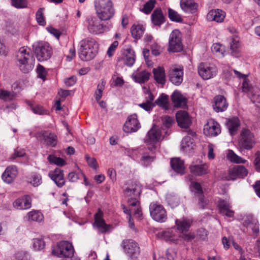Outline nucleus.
Here are the masks:
<instances>
[{
    "mask_svg": "<svg viewBox=\"0 0 260 260\" xmlns=\"http://www.w3.org/2000/svg\"><path fill=\"white\" fill-rule=\"evenodd\" d=\"M176 120L178 125L184 128H188L191 124V120L187 112L180 111L176 114Z\"/></svg>",
    "mask_w": 260,
    "mask_h": 260,
    "instance_id": "obj_23",
    "label": "nucleus"
},
{
    "mask_svg": "<svg viewBox=\"0 0 260 260\" xmlns=\"http://www.w3.org/2000/svg\"><path fill=\"white\" fill-rule=\"evenodd\" d=\"M25 218L27 221H41L43 220V214L38 211H33L27 213Z\"/></svg>",
    "mask_w": 260,
    "mask_h": 260,
    "instance_id": "obj_41",
    "label": "nucleus"
},
{
    "mask_svg": "<svg viewBox=\"0 0 260 260\" xmlns=\"http://www.w3.org/2000/svg\"><path fill=\"white\" fill-rule=\"evenodd\" d=\"M168 16L170 19L172 21L181 22L183 21L181 15L176 11L171 8L168 9Z\"/></svg>",
    "mask_w": 260,
    "mask_h": 260,
    "instance_id": "obj_45",
    "label": "nucleus"
},
{
    "mask_svg": "<svg viewBox=\"0 0 260 260\" xmlns=\"http://www.w3.org/2000/svg\"><path fill=\"white\" fill-rule=\"evenodd\" d=\"M180 5L183 11L189 13H194L198 7V5L193 0H181Z\"/></svg>",
    "mask_w": 260,
    "mask_h": 260,
    "instance_id": "obj_30",
    "label": "nucleus"
},
{
    "mask_svg": "<svg viewBox=\"0 0 260 260\" xmlns=\"http://www.w3.org/2000/svg\"><path fill=\"white\" fill-rule=\"evenodd\" d=\"M150 73L146 71H143L137 74H133V80L138 83H143L147 82L150 77Z\"/></svg>",
    "mask_w": 260,
    "mask_h": 260,
    "instance_id": "obj_39",
    "label": "nucleus"
},
{
    "mask_svg": "<svg viewBox=\"0 0 260 260\" xmlns=\"http://www.w3.org/2000/svg\"><path fill=\"white\" fill-rule=\"evenodd\" d=\"M253 165L255 170L260 172V151H257L254 154Z\"/></svg>",
    "mask_w": 260,
    "mask_h": 260,
    "instance_id": "obj_57",
    "label": "nucleus"
},
{
    "mask_svg": "<svg viewBox=\"0 0 260 260\" xmlns=\"http://www.w3.org/2000/svg\"><path fill=\"white\" fill-rule=\"evenodd\" d=\"M44 8H40L37 12L36 14V20L37 22L41 25H45L46 24L45 18L43 15V11Z\"/></svg>",
    "mask_w": 260,
    "mask_h": 260,
    "instance_id": "obj_51",
    "label": "nucleus"
},
{
    "mask_svg": "<svg viewBox=\"0 0 260 260\" xmlns=\"http://www.w3.org/2000/svg\"><path fill=\"white\" fill-rule=\"evenodd\" d=\"M211 50L217 56L223 57L224 55V47L219 43L214 44L211 47Z\"/></svg>",
    "mask_w": 260,
    "mask_h": 260,
    "instance_id": "obj_43",
    "label": "nucleus"
},
{
    "mask_svg": "<svg viewBox=\"0 0 260 260\" xmlns=\"http://www.w3.org/2000/svg\"><path fill=\"white\" fill-rule=\"evenodd\" d=\"M74 252L72 244L68 241H61L52 249V254L59 257L71 258Z\"/></svg>",
    "mask_w": 260,
    "mask_h": 260,
    "instance_id": "obj_5",
    "label": "nucleus"
},
{
    "mask_svg": "<svg viewBox=\"0 0 260 260\" xmlns=\"http://www.w3.org/2000/svg\"><path fill=\"white\" fill-rule=\"evenodd\" d=\"M198 73L203 79L208 80L216 76L217 69L214 65L201 62L198 67Z\"/></svg>",
    "mask_w": 260,
    "mask_h": 260,
    "instance_id": "obj_11",
    "label": "nucleus"
},
{
    "mask_svg": "<svg viewBox=\"0 0 260 260\" xmlns=\"http://www.w3.org/2000/svg\"><path fill=\"white\" fill-rule=\"evenodd\" d=\"M156 149L154 147H149L148 149H145L140 152L142 157L139 161L141 165L144 167H148L154 160L155 158V151Z\"/></svg>",
    "mask_w": 260,
    "mask_h": 260,
    "instance_id": "obj_14",
    "label": "nucleus"
},
{
    "mask_svg": "<svg viewBox=\"0 0 260 260\" xmlns=\"http://www.w3.org/2000/svg\"><path fill=\"white\" fill-rule=\"evenodd\" d=\"M149 211L152 218L157 222H163L167 219L166 210L161 205L157 202H153L150 204Z\"/></svg>",
    "mask_w": 260,
    "mask_h": 260,
    "instance_id": "obj_7",
    "label": "nucleus"
},
{
    "mask_svg": "<svg viewBox=\"0 0 260 260\" xmlns=\"http://www.w3.org/2000/svg\"><path fill=\"white\" fill-rule=\"evenodd\" d=\"M226 124L231 135H234L240 125L239 120L238 117H233L227 120Z\"/></svg>",
    "mask_w": 260,
    "mask_h": 260,
    "instance_id": "obj_37",
    "label": "nucleus"
},
{
    "mask_svg": "<svg viewBox=\"0 0 260 260\" xmlns=\"http://www.w3.org/2000/svg\"><path fill=\"white\" fill-rule=\"evenodd\" d=\"M155 3V0H149L144 5L143 9V12L147 14L150 13L154 7Z\"/></svg>",
    "mask_w": 260,
    "mask_h": 260,
    "instance_id": "obj_53",
    "label": "nucleus"
},
{
    "mask_svg": "<svg viewBox=\"0 0 260 260\" xmlns=\"http://www.w3.org/2000/svg\"><path fill=\"white\" fill-rule=\"evenodd\" d=\"M36 57L39 61L49 59L52 55V49L46 42H39L33 45Z\"/></svg>",
    "mask_w": 260,
    "mask_h": 260,
    "instance_id": "obj_6",
    "label": "nucleus"
},
{
    "mask_svg": "<svg viewBox=\"0 0 260 260\" xmlns=\"http://www.w3.org/2000/svg\"><path fill=\"white\" fill-rule=\"evenodd\" d=\"M16 57L19 63V68L23 73H28L32 70L35 59L30 53V50L28 48L25 47L20 48Z\"/></svg>",
    "mask_w": 260,
    "mask_h": 260,
    "instance_id": "obj_3",
    "label": "nucleus"
},
{
    "mask_svg": "<svg viewBox=\"0 0 260 260\" xmlns=\"http://www.w3.org/2000/svg\"><path fill=\"white\" fill-rule=\"evenodd\" d=\"M14 95L11 92L5 90H0V99L4 101H9L13 99Z\"/></svg>",
    "mask_w": 260,
    "mask_h": 260,
    "instance_id": "obj_55",
    "label": "nucleus"
},
{
    "mask_svg": "<svg viewBox=\"0 0 260 260\" xmlns=\"http://www.w3.org/2000/svg\"><path fill=\"white\" fill-rule=\"evenodd\" d=\"M255 144L254 136L251 132L246 128L243 129L238 138V147L241 150H251Z\"/></svg>",
    "mask_w": 260,
    "mask_h": 260,
    "instance_id": "obj_4",
    "label": "nucleus"
},
{
    "mask_svg": "<svg viewBox=\"0 0 260 260\" xmlns=\"http://www.w3.org/2000/svg\"><path fill=\"white\" fill-rule=\"evenodd\" d=\"M179 234V232L177 231L175 228H172L159 232L157 235L159 238L162 239L166 241L175 243L178 240Z\"/></svg>",
    "mask_w": 260,
    "mask_h": 260,
    "instance_id": "obj_18",
    "label": "nucleus"
},
{
    "mask_svg": "<svg viewBox=\"0 0 260 260\" xmlns=\"http://www.w3.org/2000/svg\"><path fill=\"white\" fill-rule=\"evenodd\" d=\"M258 221L252 218H248L243 222V231L251 236H257L259 233V228Z\"/></svg>",
    "mask_w": 260,
    "mask_h": 260,
    "instance_id": "obj_12",
    "label": "nucleus"
},
{
    "mask_svg": "<svg viewBox=\"0 0 260 260\" xmlns=\"http://www.w3.org/2000/svg\"><path fill=\"white\" fill-rule=\"evenodd\" d=\"M219 124L213 119H209L204 125V134L209 137L217 136L220 133Z\"/></svg>",
    "mask_w": 260,
    "mask_h": 260,
    "instance_id": "obj_17",
    "label": "nucleus"
},
{
    "mask_svg": "<svg viewBox=\"0 0 260 260\" xmlns=\"http://www.w3.org/2000/svg\"><path fill=\"white\" fill-rule=\"evenodd\" d=\"M151 50V52L155 56L158 55L160 53V47L155 42H152L149 45Z\"/></svg>",
    "mask_w": 260,
    "mask_h": 260,
    "instance_id": "obj_61",
    "label": "nucleus"
},
{
    "mask_svg": "<svg viewBox=\"0 0 260 260\" xmlns=\"http://www.w3.org/2000/svg\"><path fill=\"white\" fill-rule=\"evenodd\" d=\"M138 198L139 197H132L128 200V204L131 207V208L134 209L139 206L140 203L138 201Z\"/></svg>",
    "mask_w": 260,
    "mask_h": 260,
    "instance_id": "obj_60",
    "label": "nucleus"
},
{
    "mask_svg": "<svg viewBox=\"0 0 260 260\" xmlns=\"http://www.w3.org/2000/svg\"><path fill=\"white\" fill-rule=\"evenodd\" d=\"M121 246L124 253L132 258L137 257L140 254V247L138 243L132 239L123 240Z\"/></svg>",
    "mask_w": 260,
    "mask_h": 260,
    "instance_id": "obj_10",
    "label": "nucleus"
},
{
    "mask_svg": "<svg viewBox=\"0 0 260 260\" xmlns=\"http://www.w3.org/2000/svg\"><path fill=\"white\" fill-rule=\"evenodd\" d=\"M227 158L231 162L237 164H245L246 160L237 155L233 150H229Z\"/></svg>",
    "mask_w": 260,
    "mask_h": 260,
    "instance_id": "obj_42",
    "label": "nucleus"
},
{
    "mask_svg": "<svg viewBox=\"0 0 260 260\" xmlns=\"http://www.w3.org/2000/svg\"><path fill=\"white\" fill-rule=\"evenodd\" d=\"M166 200L168 204L172 207L177 206L179 203L178 197L174 194H169L167 196Z\"/></svg>",
    "mask_w": 260,
    "mask_h": 260,
    "instance_id": "obj_47",
    "label": "nucleus"
},
{
    "mask_svg": "<svg viewBox=\"0 0 260 260\" xmlns=\"http://www.w3.org/2000/svg\"><path fill=\"white\" fill-rule=\"evenodd\" d=\"M161 139V131L158 126L154 125L148 132L145 139V143L149 147H154L156 148L155 145Z\"/></svg>",
    "mask_w": 260,
    "mask_h": 260,
    "instance_id": "obj_9",
    "label": "nucleus"
},
{
    "mask_svg": "<svg viewBox=\"0 0 260 260\" xmlns=\"http://www.w3.org/2000/svg\"><path fill=\"white\" fill-rule=\"evenodd\" d=\"M247 169L243 166H237L229 170L226 177L228 180H235L238 178H244L248 174Z\"/></svg>",
    "mask_w": 260,
    "mask_h": 260,
    "instance_id": "obj_16",
    "label": "nucleus"
},
{
    "mask_svg": "<svg viewBox=\"0 0 260 260\" xmlns=\"http://www.w3.org/2000/svg\"><path fill=\"white\" fill-rule=\"evenodd\" d=\"M63 171L59 168L55 169L54 171L50 172L49 177L54 181L56 185L59 187H62L65 184V179L63 176Z\"/></svg>",
    "mask_w": 260,
    "mask_h": 260,
    "instance_id": "obj_24",
    "label": "nucleus"
},
{
    "mask_svg": "<svg viewBox=\"0 0 260 260\" xmlns=\"http://www.w3.org/2000/svg\"><path fill=\"white\" fill-rule=\"evenodd\" d=\"M140 127L137 115L133 114L127 117L123 125V130L125 133H131L137 132Z\"/></svg>",
    "mask_w": 260,
    "mask_h": 260,
    "instance_id": "obj_15",
    "label": "nucleus"
},
{
    "mask_svg": "<svg viewBox=\"0 0 260 260\" xmlns=\"http://www.w3.org/2000/svg\"><path fill=\"white\" fill-rule=\"evenodd\" d=\"M219 210L222 215L228 217H232L234 215V211L232 210L231 204L228 201L221 200L218 203Z\"/></svg>",
    "mask_w": 260,
    "mask_h": 260,
    "instance_id": "obj_27",
    "label": "nucleus"
},
{
    "mask_svg": "<svg viewBox=\"0 0 260 260\" xmlns=\"http://www.w3.org/2000/svg\"><path fill=\"white\" fill-rule=\"evenodd\" d=\"M182 49L181 34L178 29H175L170 35L168 50L169 52H179Z\"/></svg>",
    "mask_w": 260,
    "mask_h": 260,
    "instance_id": "obj_8",
    "label": "nucleus"
},
{
    "mask_svg": "<svg viewBox=\"0 0 260 260\" xmlns=\"http://www.w3.org/2000/svg\"><path fill=\"white\" fill-rule=\"evenodd\" d=\"M172 169L177 173L184 174L185 173V167L183 160L179 158H174L170 161Z\"/></svg>",
    "mask_w": 260,
    "mask_h": 260,
    "instance_id": "obj_32",
    "label": "nucleus"
},
{
    "mask_svg": "<svg viewBox=\"0 0 260 260\" xmlns=\"http://www.w3.org/2000/svg\"><path fill=\"white\" fill-rule=\"evenodd\" d=\"M151 20L155 25H160L165 21V18L160 9H155L151 14Z\"/></svg>",
    "mask_w": 260,
    "mask_h": 260,
    "instance_id": "obj_36",
    "label": "nucleus"
},
{
    "mask_svg": "<svg viewBox=\"0 0 260 260\" xmlns=\"http://www.w3.org/2000/svg\"><path fill=\"white\" fill-rule=\"evenodd\" d=\"M141 192V187L136 182L131 181L128 185L124 189L123 193L127 197H139Z\"/></svg>",
    "mask_w": 260,
    "mask_h": 260,
    "instance_id": "obj_22",
    "label": "nucleus"
},
{
    "mask_svg": "<svg viewBox=\"0 0 260 260\" xmlns=\"http://www.w3.org/2000/svg\"><path fill=\"white\" fill-rule=\"evenodd\" d=\"M191 223V221L188 219H176L175 224L177 226V231L179 234L187 231Z\"/></svg>",
    "mask_w": 260,
    "mask_h": 260,
    "instance_id": "obj_35",
    "label": "nucleus"
},
{
    "mask_svg": "<svg viewBox=\"0 0 260 260\" xmlns=\"http://www.w3.org/2000/svg\"><path fill=\"white\" fill-rule=\"evenodd\" d=\"M37 72L38 73V76L39 78L42 79H44L46 78L47 72L45 69L40 64L38 65Z\"/></svg>",
    "mask_w": 260,
    "mask_h": 260,
    "instance_id": "obj_62",
    "label": "nucleus"
},
{
    "mask_svg": "<svg viewBox=\"0 0 260 260\" xmlns=\"http://www.w3.org/2000/svg\"><path fill=\"white\" fill-rule=\"evenodd\" d=\"M88 30L92 34L98 35L104 32L106 27L101 24L96 18H92L88 20Z\"/></svg>",
    "mask_w": 260,
    "mask_h": 260,
    "instance_id": "obj_19",
    "label": "nucleus"
},
{
    "mask_svg": "<svg viewBox=\"0 0 260 260\" xmlns=\"http://www.w3.org/2000/svg\"><path fill=\"white\" fill-rule=\"evenodd\" d=\"M225 13L220 9H214L210 10L207 15V19L209 21H214L217 22H222L225 18Z\"/></svg>",
    "mask_w": 260,
    "mask_h": 260,
    "instance_id": "obj_25",
    "label": "nucleus"
},
{
    "mask_svg": "<svg viewBox=\"0 0 260 260\" xmlns=\"http://www.w3.org/2000/svg\"><path fill=\"white\" fill-rule=\"evenodd\" d=\"M17 174V170L15 166L8 167L2 175L3 180L7 183H11Z\"/></svg>",
    "mask_w": 260,
    "mask_h": 260,
    "instance_id": "obj_31",
    "label": "nucleus"
},
{
    "mask_svg": "<svg viewBox=\"0 0 260 260\" xmlns=\"http://www.w3.org/2000/svg\"><path fill=\"white\" fill-rule=\"evenodd\" d=\"M16 260H29L30 257L26 251L23 250L17 251L14 254Z\"/></svg>",
    "mask_w": 260,
    "mask_h": 260,
    "instance_id": "obj_49",
    "label": "nucleus"
},
{
    "mask_svg": "<svg viewBox=\"0 0 260 260\" xmlns=\"http://www.w3.org/2000/svg\"><path fill=\"white\" fill-rule=\"evenodd\" d=\"M96 13L101 21H107L113 17L115 9L111 0H95Z\"/></svg>",
    "mask_w": 260,
    "mask_h": 260,
    "instance_id": "obj_2",
    "label": "nucleus"
},
{
    "mask_svg": "<svg viewBox=\"0 0 260 260\" xmlns=\"http://www.w3.org/2000/svg\"><path fill=\"white\" fill-rule=\"evenodd\" d=\"M145 28L140 24H134L131 29L132 37L136 40L140 39L143 36Z\"/></svg>",
    "mask_w": 260,
    "mask_h": 260,
    "instance_id": "obj_40",
    "label": "nucleus"
},
{
    "mask_svg": "<svg viewBox=\"0 0 260 260\" xmlns=\"http://www.w3.org/2000/svg\"><path fill=\"white\" fill-rule=\"evenodd\" d=\"M171 100L175 107L184 108L186 107L187 99L178 91L173 93Z\"/></svg>",
    "mask_w": 260,
    "mask_h": 260,
    "instance_id": "obj_26",
    "label": "nucleus"
},
{
    "mask_svg": "<svg viewBox=\"0 0 260 260\" xmlns=\"http://www.w3.org/2000/svg\"><path fill=\"white\" fill-rule=\"evenodd\" d=\"M43 139L47 142V145L51 147H55L57 143V136L48 132H44L42 133Z\"/></svg>",
    "mask_w": 260,
    "mask_h": 260,
    "instance_id": "obj_38",
    "label": "nucleus"
},
{
    "mask_svg": "<svg viewBox=\"0 0 260 260\" xmlns=\"http://www.w3.org/2000/svg\"><path fill=\"white\" fill-rule=\"evenodd\" d=\"M168 76L170 81L174 85H179L183 81V67L174 66L170 68Z\"/></svg>",
    "mask_w": 260,
    "mask_h": 260,
    "instance_id": "obj_13",
    "label": "nucleus"
},
{
    "mask_svg": "<svg viewBox=\"0 0 260 260\" xmlns=\"http://www.w3.org/2000/svg\"><path fill=\"white\" fill-rule=\"evenodd\" d=\"M13 206L18 210H26L31 207V198L28 195H25L16 199L13 202Z\"/></svg>",
    "mask_w": 260,
    "mask_h": 260,
    "instance_id": "obj_21",
    "label": "nucleus"
},
{
    "mask_svg": "<svg viewBox=\"0 0 260 260\" xmlns=\"http://www.w3.org/2000/svg\"><path fill=\"white\" fill-rule=\"evenodd\" d=\"M47 159L51 164H54L59 166H63L66 164V161L64 159L53 155H49L47 157Z\"/></svg>",
    "mask_w": 260,
    "mask_h": 260,
    "instance_id": "obj_48",
    "label": "nucleus"
},
{
    "mask_svg": "<svg viewBox=\"0 0 260 260\" xmlns=\"http://www.w3.org/2000/svg\"><path fill=\"white\" fill-rule=\"evenodd\" d=\"M213 107L216 112H222L227 109L228 104L223 95H218L214 98V104Z\"/></svg>",
    "mask_w": 260,
    "mask_h": 260,
    "instance_id": "obj_28",
    "label": "nucleus"
},
{
    "mask_svg": "<svg viewBox=\"0 0 260 260\" xmlns=\"http://www.w3.org/2000/svg\"><path fill=\"white\" fill-rule=\"evenodd\" d=\"M121 59L125 65L128 67H132L136 60V55L134 51L131 48L126 49L124 51L123 55Z\"/></svg>",
    "mask_w": 260,
    "mask_h": 260,
    "instance_id": "obj_29",
    "label": "nucleus"
},
{
    "mask_svg": "<svg viewBox=\"0 0 260 260\" xmlns=\"http://www.w3.org/2000/svg\"><path fill=\"white\" fill-rule=\"evenodd\" d=\"M13 6L17 8H23L27 7V3L26 0H11Z\"/></svg>",
    "mask_w": 260,
    "mask_h": 260,
    "instance_id": "obj_58",
    "label": "nucleus"
},
{
    "mask_svg": "<svg viewBox=\"0 0 260 260\" xmlns=\"http://www.w3.org/2000/svg\"><path fill=\"white\" fill-rule=\"evenodd\" d=\"M189 169L190 172L196 176H202L208 173V167L206 164L199 165L193 162L190 165Z\"/></svg>",
    "mask_w": 260,
    "mask_h": 260,
    "instance_id": "obj_34",
    "label": "nucleus"
},
{
    "mask_svg": "<svg viewBox=\"0 0 260 260\" xmlns=\"http://www.w3.org/2000/svg\"><path fill=\"white\" fill-rule=\"evenodd\" d=\"M161 121L163 125L168 128L170 127L174 122L173 118L169 116L162 117Z\"/></svg>",
    "mask_w": 260,
    "mask_h": 260,
    "instance_id": "obj_59",
    "label": "nucleus"
},
{
    "mask_svg": "<svg viewBox=\"0 0 260 260\" xmlns=\"http://www.w3.org/2000/svg\"><path fill=\"white\" fill-rule=\"evenodd\" d=\"M192 144V140L190 136L185 137L181 142V148L183 150L189 147Z\"/></svg>",
    "mask_w": 260,
    "mask_h": 260,
    "instance_id": "obj_56",
    "label": "nucleus"
},
{
    "mask_svg": "<svg viewBox=\"0 0 260 260\" xmlns=\"http://www.w3.org/2000/svg\"><path fill=\"white\" fill-rule=\"evenodd\" d=\"M98 52V44L92 38H87L80 42L79 56L83 61H89L96 56Z\"/></svg>",
    "mask_w": 260,
    "mask_h": 260,
    "instance_id": "obj_1",
    "label": "nucleus"
},
{
    "mask_svg": "<svg viewBox=\"0 0 260 260\" xmlns=\"http://www.w3.org/2000/svg\"><path fill=\"white\" fill-rule=\"evenodd\" d=\"M27 104L30 106L31 110L35 114L40 115L44 114V110L42 106L38 105H34L30 102H28Z\"/></svg>",
    "mask_w": 260,
    "mask_h": 260,
    "instance_id": "obj_54",
    "label": "nucleus"
},
{
    "mask_svg": "<svg viewBox=\"0 0 260 260\" xmlns=\"http://www.w3.org/2000/svg\"><path fill=\"white\" fill-rule=\"evenodd\" d=\"M106 82L104 80H101V82L98 85L97 89L95 93V99L97 102H99L102 96L103 91L105 88Z\"/></svg>",
    "mask_w": 260,
    "mask_h": 260,
    "instance_id": "obj_46",
    "label": "nucleus"
},
{
    "mask_svg": "<svg viewBox=\"0 0 260 260\" xmlns=\"http://www.w3.org/2000/svg\"><path fill=\"white\" fill-rule=\"evenodd\" d=\"M45 246L44 241L41 238H36L33 240V247L35 250H40Z\"/></svg>",
    "mask_w": 260,
    "mask_h": 260,
    "instance_id": "obj_52",
    "label": "nucleus"
},
{
    "mask_svg": "<svg viewBox=\"0 0 260 260\" xmlns=\"http://www.w3.org/2000/svg\"><path fill=\"white\" fill-rule=\"evenodd\" d=\"M153 74L155 81L162 86L166 82V75L165 69L162 67H159L153 69Z\"/></svg>",
    "mask_w": 260,
    "mask_h": 260,
    "instance_id": "obj_33",
    "label": "nucleus"
},
{
    "mask_svg": "<svg viewBox=\"0 0 260 260\" xmlns=\"http://www.w3.org/2000/svg\"><path fill=\"white\" fill-rule=\"evenodd\" d=\"M29 179L30 183L34 186H38L42 183V177L39 174H32Z\"/></svg>",
    "mask_w": 260,
    "mask_h": 260,
    "instance_id": "obj_50",
    "label": "nucleus"
},
{
    "mask_svg": "<svg viewBox=\"0 0 260 260\" xmlns=\"http://www.w3.org/2000/svg\"><path fill=\"white\" fill-rule=\"evenodd\" d=\"M103 212L100 209H99L98 212L94 215L93 226L96 227L100 232L104 233L109 230L110 225L105 223V220L103 218Z\"/></svg>",
    "mask_w": 260,
    "mask_h": 260,
    "instance_id": "obj_20",
    "label": "nucleus"
},
{
    "mask_svg": "<svg viewBox=\"0 0 260 260\" xmlns=\"http://www.w3.org/2000/svg\"><path fill=\"white\" fill-rule=\"evenodd\" d=\"M223 77L224 78L227 80H231L233 77V70L229 68H225L223 70Z\"/></svg>",
    "mask_w": 260,
    "mask_h": 260,
    "instance_id": "obj_64",
    "label": "nucleus"
},
{
    "mask_svg": "<svg viewBox=\"0 0 260 260\" xmlns=\"http://www.w3.org/2000/svg\"><path fill=\"white\" fill-rule=\"evenodd\" d=\"M169 96L165 93H162L159 98L156 100L155 103L160 107H162L165 109H168V103Z\"/></svg>",
    "mask_w": 260,
    "mask_h": 260,
    "instance_id": "obj_44",
    "label": "nucleus"
},
{
    "mask_svg": "<svg viewBox=\"0 0 260 260\" xmlns=\"http://www.w3.org/2000/svg\"><path fill=\"white\" fill-rule=\"evenodd\" d=\"M191 185L195 190V194L200 197L202 196L203 190L200 184L198 182H193L191 183Z\"/></svg>",
    "mask_w": 260,
    "mask_h": 260,
    "instance_id": "obj_63",
    "label": "nucleus"
}]
</instances>
